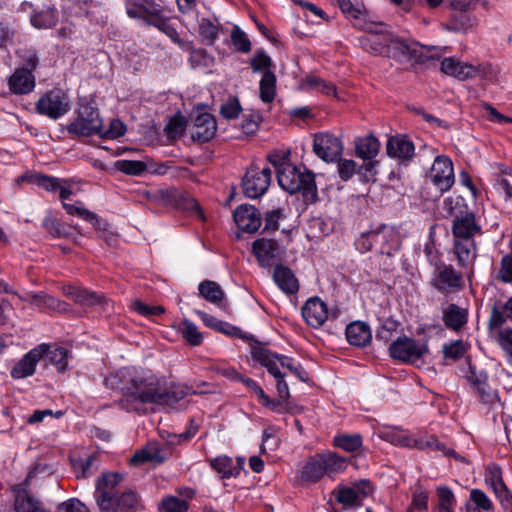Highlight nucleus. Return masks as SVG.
I'll return each mask as SVG.
<instances>
[{
	"mask_svg": "<svg viewBox=\"0 0 512 512\" xmlns=\"http://www.w3.org/2000/svg\"><path fill=\"white\" fill-rule=\"evenodd\" d=\"M105 385L122 391L119 405L127 412L145 413L146 405L153 404L159 379L150 370L124 367L105 378Z\"/></svg>",
	"mask_w": 512,
	"mask_h": 512,
	"instance_id": "obj_1",
	"label": "nucleus"
},
{
	"mask_svg": "<svg viewBox=\"0 0 512 512\" xmlns=\"http://www.w3.org/2000/svg\"><path fill=\"white\" fill-rule=\"evenodd\" d=\"M251 357L255 362L265 367L269 374L275 378L277 393L280 398L289 399L290 397L288 384L284 380L287 371L303 382L308 380L307 372L294 359L274 353L262 344L256 343L251 346Z\"/></svg>",
	"mask_w": 512,
	"mask_h": 512,
	"instance_id": "obj_2",
	"label": "nucleus"
},
{
	"mask_svg": "<svg viewBox=\"0 0 512 512\" xmlns=\"http://www.w3.org/2000/svg\"><path fill=\"white\" fill-rule=\"evenodd\" d=\"M123 481L119 473H104L96 482L95 501L100 512H131L138 505V496L132 490H126L120 495L116 487Z\"/></svg>",
	"mask_w": 512,
	"mask_h": 512,
	"instance_id": "obj_3",
	"label": "nucleus"
},
{
	"mask_svg": "<svg viewBox=\"0 0 512 512\" xmlns=\"http://www.w3.org/2000/svg\"><path fill=\"white\" fill-rule=\"evenodd\" d=\"M452 233L457 262L460 266L467 267L476 258L474 236L481 234V226L476 222L474 213L466 212L456 216L452 224Z\"/></svg>",
	"mask_w": 512,
	"mask_h": 512,
	"instance_id": "obj_4",
	"label": "nucleus"
},
{
	"mask_svg": "<svg viewBox=\"0 0 512 512\" xmlns=\"http://www.w3.org/2000/svg\"><path fill=\"white\" fill-rule=\"evenodd\" d=\"M277 180L288 193H301L305 203H314L318 198L315 175L311 171L301 170L293 164L284 165L278 170Z\"/></svg>",
	"mask_w": 512,
	"mask_h": 512,
	"instance_id": "obj_5",
	"label": "nucleus"
},
{
	"mask_svg": "<svg viewBox=\"0 0 512 512\" xmlns=\"http://www.w3.org/2000/svg\"><path fill=\"white\" fill-rule=\"evenodd\" d=\"M428 351L425 342L417 341L408 336L398 337L389 346V353L393 359L411 364L423 362Z\"/></svg>",
	"mask_w": 512,
	"mask_h": 512,
	"instance_id": "obj_6",
	"label": "nucleus"
},
{
	"mask_svg": "<svg viewBox=\"0 0 512 512\" xmlns=\"http://www.w3.org/2000/svg\"><path fill=\"white\" fill-rule=\"evenodd\" d=\"M35 108L40 115L57 120L69 112L71 102L66 92L55 88L42 95Z\"/></svg>",
	"mask_w": 512,
	"mask_h": 512,
	"instance_id": "obj_7",
	"label": "nucleus"
},
{
	"mask_svg": "<svg viewBox=\"0 0 512 512\" xmlns=\"http://www.w3.org/2000/svg\"><path fill=\"white\" fill-rule=\"evenodd\" d=\"M101 128L102 118L97 108L90 104H82L77 118L68 124L67 131L77 136H90L101 134Z\"/></svg>",
	"mask_w": 512,
	"mask_h": 512,
	"instance_id": "obj_8",
	"label": "nucleus"
},
{
	"mask_svg": "<svg viewBox=\"0 0 512 512\" xmlns=\"http://www.w3.org/2000/svg\"><path fill=\"white\" fill-rule=\"evenodd\" d=\"M124 5L130 19L146 26L154 27L164 16V8L154 0H124Z\"/></svg>",
	"mask_w": 512,
	"mask_h": 512,
	"instance_id": "obj_9",
	"label": "nucleus"
},
{
	"mask_svg": "<svg viewBox=\"0 0 512 512\" xmlns=\"http://www.w3.org/2000/svg\"><path fill=\"white\" fill-rule=\"evenodd\" d=\"M373 492V487L368 480H359L352 486L339 485L334 489L333 495L338 503L344 507H360L363 500Z\"/></svg>",
	"mask_w": 512,
	"mask_h": 512,
	"instance_id": "obj_10",
	"label": "nucleus"
},
{
	"mask_svg": "<svg viewBox=\"0 0 512 512\" xmlns=\"http://www.w3.org/2000/svg\"><path fill=\"white\" fill-rule=\"evenodd\" d=\"M427 177L440 192L450 190L455 182L451 159L445 155H438L434 159Z\"/></svg>",
	"mask_w": 512,
	"mask_h": 512,
	"instance_id": "obj_11",
	"label": "nucleus"
},
{
	"mask_svg": "<svg viewBox=\"0 0 512 512\" xmlns=\"http://www.w3.org/2000/svg\"><path fill=\"white\" fill-rule=\"evenodd\" d=\"M271 175V169L268 167L260 169L257 166H251L243 178L244 194L249 198L263 195L270 185Z\"/></svg>",
	"mask_w": 512,
	"mask_h": 512,
	"instance_id": "obj_12",
	"label": "nucleus"
},
{
	"mask_svg": "<svg viewBox=\"0 0 512 512\" xmlns=\"http://www.w3.org/2000/svg\"><path fill=\"white\" fill-rule=\"evenodd\" d=\"M252 253L260 267L272 268L279 265L282 249L276 240L261 237L253 241Z\"/></svg>",
	"mask_w": 512,
	"mask_h": 512,
	"instance_id": "obj_13",
	"label": "nucleus"
},
{
	"mask_svg": "<svg viewBox=\"0 0 512 512\" xmlns=\"http://www.w3.org/2000/svg\"><path fill=\"white\" fill-rule=\"evenodd\" d=\"M313 151L323 161L334 162L341 157L343 145L333 134L321 132L314 136Z\"/></svg>",
	"mask_w": 512,
	"mask_h": 512,
	"instance_id": "obj_14",
	"label": "nucleus"
},
{
	"mask_svg": "<svg viewBox=\"0 0 512 512\" xmlns=\"http://www.w3.org/2000/svg\"><path fill=\"white\" fill-rule=\"evenodd\" d=\"M47 352V344H40L26 353L11 370V376L14 379H23L32 376L35 373L38 362Z\"/></svg>",
	"mask_w": 512,
	"mask_h": 512,
	"instance_id": "obj_15",
	"label": "nucleus"
},
{
	"mask_svg": "<svg viewBox=\"0 0 512 512\" xmlns=\"http://www.w3.org/2000/svg\"><path fill=\"white\" fill-rule=\"evenodd\" d=\"M433 286L444 293L454 292L462 286V275L451 265L437 266L432 279Z\"/></svg>",
	"mask_w": 512,
	"mask_h": 512,
	"instance_id": "obj_16",
	"label": "nucleus"
},
{
	"mask_svg": "<svg viewBox=\"0 0 512 512\" xmlns=\"http://www.w3.org/2000/svg\"><path fill=\"white\" fill-rule=\"evenodd\" d=\"M421 55L422 51L418 43H409L391 35L388 57H392L399 62H408L411 60L420 61Z\"/></svg>",
	"mask_w": 512,
	"mask_h": 512,
	"instance_id": "obj_17",
	"label": "nucleus"
},
{
	"mask_svg": "<svg viewBox=\"0 0 512 512\" xmlns=\"http://www.w3.org/2000/svg\"><path fill=\"white\" fill-rule=\"evenodd\" d=\"M32 9L30 14V23L36 29H52L58 21L59 16L57 9L54 6H44L42 8H33L31 3H23L22 9Z\"/></svg>",
	"mask_w": 512,
	"mask_h": 512,
	"instance_id": "obj_18",
	"label": "nucleus"
},
{
	"mask_svg": "<svg viewBox=\"0 0 512 512\" xmlns=\"http://www.w3.org/2000/svg\"><path fill=\"white\" fill-rule=\"evenodd\" d=\"M233 218L237 227L248 233L256 232L261 226V214L252 205L238 206L233 213Z\"/></svg>",
	"mask_w": 512,
	"mask_h": 512,
	"instance_id": "obj_19",
	"label": "nucleus"
},
{
	"mask_svg": "<svg viewBox=\"0 0 512 512\" xmlns=\"http://www.w3.org/2000/svg\"><path fill=\"white\" fill-rule=\"evenodd\" d=\"M302 316L309 326L320 328L328 318L327 305L319 297H311L302 307Z\"/></svg>",
	"mask_w": 512,
	"mask_h": 512,
	"instance_id": "obj_20",
	"label": "nucleus"
},
{
	"mask_svg": "<svg viewBox=\"0 0 512 512\" xmlns=\"http://www.w3.org/2000/svg\"><path fill=\"white\" fill-rule=\"evenodd\" d=\"M391 35L382 29L377 32H369L359 38L360 46L373 55H387Z\"/></svg>",
	"mask_w": 512,
	"mask_h": 512,
	"instance_id": "obj_21",
	"label": "nucleus"
},
{
	"mask_svg": "<svg viewBox=\"0 0 512 512\" xmlns=\"http://www.w3.org/2000/svg\"><path fill=\"white\" fill-rule=\"evenodd\" d=\"M216 130L215 118L209 113H202L194 120L191 137L194 141L206 143L214 137Z\"/></svg>",
	"mask_w": 512,
	"mask_h": 512,
	"instance_id": "obj_22",
	"label": "nucleus"
},
{
	"mask_svg": "<svg viewBox=\"0 0 512 512\" xmlns=\"http://www.w3.org/2000/svg\"><path fill=\"white\" fill-rule=\"evenodd\" d=\"M209 462L211 468L220 474L223 479L238 477L244 466L243 458L239 457L234 461L231 457L226 455L212 458Z\"/></svg>",
	"mask_w": 512,
	"mask_h": 512,
	"instance_id": "obj_23",
	"label": "nucleus"
},
{
	"mask_svg": "<svg viewBox=\"0 0 512 512\" xmlns=\"http://www.w3.org/2000/svg\"><path fill=\"white\" fill-rule=\"evenodd\" d=\"M8 85L13 94H29L35 88V76L26 68H18L9 77Z\"/></svg>",
	"mask_w": 512,
	"mask_h": 512,
	"instance_id": "obj_24",
	"label": "nucleus"
},
{
	"mask_svg": "<svg viewBox=\"0 0 512 512\" xmlns=\"http://www.w3.org/2000/svg\"><path fill=\"white\" fill-rule=\"evenodd\" d=\"M272 277L277 287L286 295H294L299 291V281L290 268L276 265Z\"/></svg>",
	"mask_w": 512,
	"mask_h": 512,
	"instance_id": "obj_25",
	"label": "nucleus"
},
{
	"mask_svg": "<svg viewBox=\"0 0 512 512\" xmlns=\"http://www.w3.org/2000/svg\"><path fill=\"white\" fill-rule=\"evenodd\" d=\"M190 393L191 388L185 385H172L167 390H162L159 385L153 404L173 408Z\"/></svg>",
	"mask_w": 512,
	"mask_h": 512,
	"instance_id": "obj_26",
	"label": "nucleus"
},
{
	"mask_svg": "<svg viewBox=\"0 0 512 512\" xmlns=\"http://www.w3.org/2000/svg\"><path fill=\"white\" fill-rule=\"evenodd\" d=\"M441 71L461 81L475 78L474 65L459 61L453 57H447L442 60Z\"/></svg>",
	"mask_w": 512,
	"mask_h": 512,
	"instance_id": "obj_27",
	"label": "nucleus"
},
{
	"mask_svg": "<svg viewBox=\"0 0 512 512\" xmlns=\"http://www.w3.org/2000/svg\"><path fill=\"white\" fill-rule=\"evenodd\" d=\"M387 154L402 161H409L414 157L415 147L407 137L393 136L387 142Z\"/></svg>",
	"mask_w": 512,
	"mask_h": 512,
	"instance_id": "obj_28",
	"label": "nucleus"
},
{
	"mask_svg": "<svg viewBox=\"0 0 512 512\" xmlns=\"http://www.w3.org/2000/svg\"><path fill=\"white\" fill-rule=\"evenodd\" d=\"M347 341L357 347H364L370 343L372 339L371 329L365 322L355 321L346 327Z\"/></svg>",
	"mask_w": 512,
	"mask_h": 512,
	"instance_id": "obj_29",
	"label": "nucleus"
},
{
	"mask_svg": "<svg viewBox=\"0 0 512 512\" xmlns=\"http://www.w3.org/2000/svg\"><path fill=\"white\" fill-rule=\"evenodd\" d=\"M368 239L373 240L375 244H381V252L391 254L398 249L399 238L395 231L387 226H383L379 231L369 232Z\"/></svg>",
	"mask_w": 512,
	"mask_h": 512,
	"instance_id": "obj_30",
	"label": "nucleus"
},
{
	"mask_svg": "<svg viewBox=\"0 0 512 512\" xmlns=\"http://www.w3.org/2000/svg\"><path fill=\"white\" fill-rule=\"evenodd\" d=\"M468 380L470 381L473 389L477 392L478 397L482 403L491 404L496 400L497 395L489 387L486 374H477L474 370L471 369L470 374L468 375Z\"/></svg>",
	"mask_w": 512,
	"mask_h": 512,
	"instance_id": "obj_31",
	"label": "nucleus"
},
{
	"mask_svg": "<svg viewBox=\"0 0 512 512\" xmlns=\"http://www.w3.org/2000/svg\"><path fill=\"white\" fill-rule=\"evenodd\" d=\"M325 475L321 457L315 454L309 458L299 473V479L305 483H315Z\"/></svg>",
	"mask_w": 512,
	"mask_h": 512,
	"instance_id": "obj_32",
	"label": "nucleus"
},
{
	"mask_svg": "<svg viewBox=\"0 0 512 512\" xmlns=\"http://www.w3.org/2000/svg\"><path fill=\"white\" fill-rule=\"evenodd\" d=\"M63 208L70 215L78 216L79 218L89 222L97 230H105L107 223L101 219L94 212L87 210L83 207L81 202L77 204H70L63 202Z\"/></svg>",
	"mask_w": 512,
	"mask_h": 512,
	"instance_id": "obj_33",
	"label": "nucleus"
},
{
	"mask_svg": "<svg viewBox=\"0 0 512 512\" xmlns=\"http://www.w3.org/2000/svg\"><path fill=\"white\" fill-rule=\"evenodd\" d=\"M380 143L373 135L359 137L355 140V153L363 160H372L379 152Z\"/></svg>",
	"mask_w": 512,
	"mask_h": 512,
	"instance_id": "obj_34",
	"label": "nucleus"
},
{
	"mask_svg": "<svg viewBox=\"0 0 512 512\" xmlns=\"http://www.w3.org/2000/svg\"><path fill=\"white\" fill-rule=\"evenodd\" d=\"M468 319V311L456 304H450L443 312L445 325L455 331L460 330Z\"/></svg>",
	"mask_w": 512,
	"mask_h": 512,
	"instance_id": "obj_35",
	"label": "nucleus"
},
{
	"mask_svg": "<svg viewBox=\"0 0 512 512\" xmlns=\"http://www.w3.org/2000/svg\"><path fill=\"white\" fill-rule=\"evenodd\" d=\"M15 493L14 506L16 512H48L44 509L42 504L26 490L16 489Z\"/></svg>",
	"mask_w": 512,
	"mask_h": 512,
	"instance_id": "obj_36",
	"label": "nucleus"
},
{
	"mask_svg": "<svg viewBox=\"0 0 512 512\" xmlns=\"http://www.w3.org/2000/svg\"><path fill=\"white\" fill-rule=\"evenodd\" d=\"M415 448L420 450H431L439 452L444 456L457 457L456 452L453 449L448 448L445 443L438 440L434 435L419 436L416 439Z\"/></svg>",
	"mask_w": 512,
	"mask_h": 512,
	"instance_id": "obj_37",
	"label": "nucleus"
},
{
	"mask_svg": "<svg viewBox=\"0 0 512 512\" xmlns=\"http://www.w3.org/2000/svg\"><path fill=\"white\" fill-rule=\"evenodd\" d=\"M321 457L324 473L328 476L341 473L347 468V459L334 452L318 453Z\"/></svg>",
	"mask_w": 512,
	"mask_h": 512,
	"instance_id": "obj_38",
	"label": "nucleus"
},
{
	"mask_svg": "<svg viewBox=\"0 0 512 512\" xmlns=\"http://www.w3.org/2000/svg\"><path fill=\"white\" fill-rule=\"evenodd\" d=\"M508 319L512 321V297H510L505 303L495 304L492 307L491 315L489 318V327L499 328Z\"/></svg>",
	"mask_w": 512,
	"mask_h": 512,
	"instance_id": "obj_39",
	"label": "nucleus"
},
{
	"mask_svg": "<svg viewBox=\"0 0 512 512\" xmlns=\"http://www.w3.org/2000/svg\"><path fill=\"white\" fill-rule=\"evenodd\" d=\"M477 18L471 12H453L448 29L455 32H466L476 25Z\"/></svg>",
	"mask_w": 512,
	"mask_h": 512,
	"instance_id": "obj_40",
	"label": "nucleus"
},
{
	"mask_svg": "<svg viewBox=\"0 0 512 512\" xmlns=\"http://www.w3.org/2000/svg\"><path fill=\"white\" fill-rule=\"evenodd\" d=\"M69 351L64 347H53L47 345V352H45L46 361L48 364L56 367L58 372H64L68 366Z\"/></svg>",
	"mask_w": 512,
	"mask_h": 512,
	"instance_id": "obj_41",
	"label": "nucleus"
},
{
	"mask_svg": "<svg viewBox=\"0 0 512 512\" xmlns=\"http://www.w3.org/2000/svg\"><path fill=\"white\" fill-rule=\"evenodd\" d=\"M260 99L271 103L276 95V76L272 71H265L259 83Z\"/></svg>",
	"mask_w": 512,
	"mask_h": 512,
	"instance_id": "obj_42",
	"label": "nucleus"
},
{
	"mask_svg": "<svg viewBox=\"0 0 512 512\" xmlns=\"http://www.w3.org/2000/svg\"><path fill=\"white\" fill-rule=\"evenodd\" d=\"M383 437L386 441L392 443L393 445L406 448H415L417 439L412 437L409 432L399 428H393L384 432Z\"/></svg>",
	"mask_w": 512,
	"mask_h": 512,
	"instance_id": "obj_43",
	"label": "nucleus"
},
{
	"mask_svg": "<svg viewBox=\"0 0 512 512\" xmlns=\"http://www.w3.org/2000/svg\"><path fill=\"white\" fill-rule=\"evenodd\" d=\"M199 295L205 300L218 304L224 299V291L220 285L214 281L205 280L199 284Z\"/></svg>",
	"mask_w": 512,
	"mask_h": 512,
	"instance_id": "obj_44",
	"label": "nucleus"
},
{
	"mask_svg": "<svg viewBox=\"0 0 512 512\" xmlns=\"http://www.w3.org/2000/svg\"><path fill=\"white\" fill-rule=\"evenodd\" d=\"M179 332L191 346H199L203 342V336L198 327L189 319H184L179 324Z\"/></svg>",
	"mask_w": 512,
	"mask_h": 512,
	"instance_id": "obj_45",
	"label": "nucleus"
},
{
	"mask_svg": "<svg viewBox=\"0 0 512 512\" xmlns=\"http://www.w3.org/2000/svg\"><path fill=\"white\" fill-rule=\"evenodd\" d=\"M360 434H339L333 438V445L347 452H355L362 447Z\"/></svg>",
	"mask_w": 512,
	"mask_h": 512,
	"instance_id": "obj_46",
	"label": "nucleus"
},
{
	"mask_svg": "<svg viewBox=\"0 0 512 512\" xmlns=\"http://www.w3.org/2000/svg\"><path fill=\"white\" fill-rule=\"evenodd\" d=\"M438 496V512H454L456 504L453 491L447 486H439L437 488Z\"/></svg>",
	"mask_w": 512,
	"mask_h": 512,
	"instance_id": "obj_47",
	"label": "nucleus"
},
{
	"mask_svg": "<svg viewBox=\"0 0 512 512\" xmlns=\"http://www.w3.org/2000/svg\"><path fill=\"white\" fill-rule=\"evenodd\" d=\"M164 461L163 457L160 455L159 451L156 448H143L134 453L132 458L130 459V463L134 465L143 464L147 462L154 463H162Z\"/></svg>",
	"mask_w": 512,
	"mask_h": 512,
	"instance_id": "obj_48",
	"label": "nucleus"
},
{
	"mask_svg": "<svg viewBox=\"0 0 512 512\" xmlns=\"http://www.w3.org/2000/svg\"><path fill=\"white\" fill-rule=\"evenodd\" d=\"M154 27L169 37L174 43L178 44L180 48L185 49L189 46L190 42L184 41L180 38L177 30L171 24H169V18L165 15Z\"/></svg>",
	"mask_w": 512,
	"mask_h": 512,
	"instance_id": "obj_49",
	"label": "nucleus"
},
{
	"mask_svg": "<svg viewBox=\"0 0 512 512\" xmlns=\"http://www.w3.org/2000/svg\"><path fill=\"white\" fill-rule=\"evenodd\" d=\"M260 403L264 406L269 408L275 413L283 414V413H295L296 410L294 406L288 401V399H272L267 394L265 395V398H263Z\"/></svg>",
	"mask_w": 512,
	"mask_h": 512,
	"instance_id": "obj_50",
	"label": "nucleus"
},
{
	"mask_svg": "<svg viewBox=\"0 0 512 512\" xmlns=\"http://www.w3.org/2000/svg\"><path fill=\"white\" fill-rule=\"evenodd\" d=\"M442 352L445 359L459 360L467 352V344L462 340H455L449 343H445Z\"/></svg>",
	"mask_w": 512,
	"mask_h": 512,
	"instance_id": "obj_51",
	"label": "nucleus"
},
{
	"mask_svg": "<svg viewBox=\"0 0 512 512\" xmlns=\"http://www.w3.org/2000/svg\"><path fill=\"white\" fill-rule=\"evenodd\" d=\"M231 41L235 49L242 53H248L251 50V42L247 34L238 26H234L231 31Z\"/></svg>",
	"mask_w": 512,
	"mask_h": 512,
	"instance_id": "obj_52",
	"label": "nucleus"
},
{
	"mask_svg": "<svg viewBox=\"0 0 512 512\" xmlns=\"http://www.w3.org/2000/svg\"><path fill=\"white\" fill-rule=\"evenodd\" d=\"M159 509L161 512H186L188 503L176 496H167L162 499Z\"/></svg>",
	"mask_w": 512,
	"mask_h": 512,
	"instance_id": "obj_53",
	"label": "nucleus"
},
{
	"mask_svg": "<svg viewBox=\"0 0 512 512\" xmlns=\"http://www.w3.org/2000/svg\"><path fill=\"white\" fill-rule=\"evenodd\" d=\"M199 34L200 36L209 41L214 42L218 37L219 28L212 20L208 18H201L198 21Z\"/></svg>",
	"mask_w": 512,
	"mask_h": 512,
	"instance_id": "obj_54",
	"label": "nucleus"
},
{
	"mask_svg": "<svg viewBox=\"0 0 512 512\" xmlns=\"http://www.w3.org/2000/svg\"><path fill=\"white\" fill-rule=\"evenodd\" d=\"M474 69L475 77H480L491 83H497L499 81V70L490 63L476 65Z\"/></svg>",
	"mask_w": 512,
	"mask_h": 512,
	"instance_id": "obj_55",
	"label": "nucleus"
},
{
	"mask_svg": "<svg viewBox=\"0 0 512 512\" xmlns=\"http://www.w3.org/2000/svg\"><path fill=\"white\" fill-rule=\"evenodd\" d=\"M42 225L44 229L54 238H61L67 235L64 224L50 215L43 219Z\"/></svg>",
	"mask_w": 512,
	"mask_h": 512,
	"instance_id": "obj_56",
	"label": "nucleus"
},
{
	"mask_svg": "<svg viewBox=\"0 0 512 512\" xmlns=\"http://www.w3.org/2000/svg\"><path fill=\"white\" fill-rule=\"evenodd\" d=\"M250 66L253 72H263L264 74L265 71H271L272 60L264 51H256L250 59Z\"/></svg>",
	"mask_w": 512,
	"mask_h": 512,
	"instance_id": "obj_57",
	"label": "nucleus"
},
{
	"mask_svg": "<svg viewBox=\"0 0 512 512\" xmlns=\"http://www.w3.org/2000/svg\"><path fill=\"white\" fill-rule=\"evenodd\" d=\"M184 50L190 52L189 61L193 67L208 66L211 62L210 56L204 49H194L191 43Z\"/></svg>",
	"mask_w": 512,
	"mask_h": 512,
	"instance_id": "obj_58",
	"label": "nucleus"
},
{
	"mask_svg": "<svg viewBox=\"0 0 512 512\" xmlns=\"http://www.w3.org/2000/svg\"><path fill=\"white\" fill-rule=\"evenodd\" d=\"M470 500L474 503L475 508L483 511H492L493 504L489 497L480 489H472L470 492Z\"/></svg>",
	"mask_w": 512,
	"mask_h": 512,
	"instance_id": "obj_59",
	"label": "nucleus"
},
{
	"mask_svg": "<svg viewBox=\"0 0 512 512\" xmlns=\"http://www.w3.org/2000/svg\"><path fill=\"white\" fill-rule=\"evenodd\" d=\"M102 298L103 297L101 295L95 292L79 287L77 295H75V302L82 305L93 306L100 304L102 302Z\"/></svg>",
	"mask_w": 512,
	"mask_h": 512,
	"instance_id": "obj_60",
	"label": "nucleus"
},
{
	"mask_svg": "<svg viewBox=\"0 0 512 512\" xmlns=\"http://www.w3.org/2000/svg\"><path fill=\"white\" fill-rule=\"evenodd\" d=\"M242 108L237 98H229L220 108V114L225 119H235L239 116Z\"/></svg>",
	"mask_w": 512,
	"mask_h": 512,
	"instance_id": "obj_61",
	"label": "nucleus"
},
{
	"mask_svg": "<svg viewBox=\"0 0 512 512\" xmlns=\"http://www.w3.org/2000/svg\"><path fill=\"white\" fill-rule=\"evenodd\" d=\"M126 127L122 121L119 119H113L110 122L109 128L107 130H104V128H101V134H98L100 137L107 138V139H116L118 137H121L125 134Z\"/></svg>",
	"mask_w": 512,
	"mask_h": 512,
	"instance_id": "obj_62",
	"label": "nucleus"
},
{
	"mask_svg": "<svg viewBox=\"0 0 512 512\" xmlns=\"http://www.w3.org/2000/svg\"><path fill=\"white\" fill-rule=\"evenodd\" d=\"M120 171L129 175H140L146 170L145 163L134 160H122L117 162Z\"/></svg>",
	"mask_w": 512,
	"mask_h": 512,
	"instance_id": "obj_63",
	"label": "nucleus"
},
{
	"mask_svg": "<svg viewBox=\"0 0 512 512\" xmlns=\"http://www.w3.org/2000/svg\"><path fill=\"white\" fill-rule=\"evenodd\" d=\"M498 279L504 283L512 282V255H505L501 259Z\"/></svg>",
	"mask_w": 512,
	"mask_h": 512,
	"instance_id": "obj_64",
	"label": "nucleus"
}]
</instances>
